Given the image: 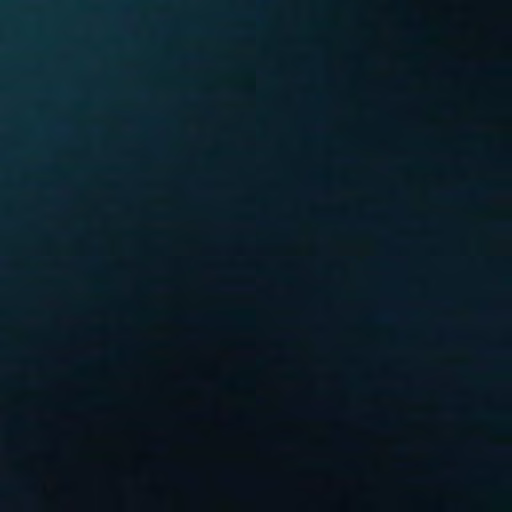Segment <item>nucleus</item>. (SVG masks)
Returning <instances> with one entry per match:
<instances>
[{
    "label": "nucleus",
    "mask_w": 512,
    "mask_h": 512,
    "mask_svg": "<svg viewBox=\"0 0 512 512\" xmlns=\"http://www.w3.org/2000/svg\"><path fill=\"white\" fill-rule=\"evenodd\" d=\"M311 44H320V0H311Z\"/></svg>",
    "instance_id": "obj_1"
},
{
    "label": "nucleus",
    "mask_w": 512,
    "mask_h": 512,
    "mask_svg": "<svg viewBox=\"0 0 512 512\" xmlns=\"http://www.w3.org/2000/svg\"><path fill=\"white\" fill-rule=\"evenodd\" d=\"M492 71H496V72H503V73H508L510 72V68L508 65H497V66H493L491 68Z\"/></svg>",
    "instance_id": "obj_2"
},
{
    "label": "nucleus",
    "mask_w": 512,
    "mask_h": 512,
    "mask_svg": "<svg viewBox=\"0 0 512 512\" xmlns=\"http://www.w3.org/2000/svg\"><path fill=\"white\" fill-rule=\"evenodd\" d=\"M281 339H282V340H290V339H291V336H290V335H282V336H281Z\"/></svg>",
    "instance_id": "obj_4"
},
{
    "label": "nucleus",
    "mask_w": 512,
    "mask_h": 512,
    "mask_svg": "<svg viewBox=\"0 0 512 512\" xmlns=\"http://www.w3.org/2000/svg\"><path fill=\"white\" fill-rule=\"evenodd\" d=\"M324 13V0H322V14ZM324 30V18L322 17V31ZM322 44H324V38L322 37Z\"/></svg>",
    "instance_id": "obj_3"
}]
</instances>
